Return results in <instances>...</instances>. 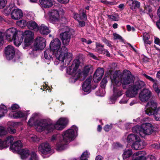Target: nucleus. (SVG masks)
Segmentation results:
<instances>
[{
    "mask_svg": "<svg viewBox=\"0 0 160 160\" xmlns=\"http://www.w3.org/2000/svg\"><path fill=\"white\" fill-rule=\"evenodd\" d=\"M112 84L113 85V95L110 98V103H114L117 98L122 94L119 86L122 84L124 89H127L126 95L130 98L134 97L138 93L139 90L143 88L144 82L138 81L134 83V78L129 71L124 70L122 73L118 75L117 73L113 74L111 76Z\"/></svg>",
    "mask_w": 160,
    "mask_h": 160,
    "instance_id": "f257e3e1",
    "label": "nucleus"
},
{
    "mask_svg": "<svg viewBox=\"0 0 160 160\" xmlns=\"http://www.w3.org/2000/svg\"><path fill=\"white\" fill-rule=\"evenodd\" d=\"M38 116L37 113L33 114L28 122V124L30 126H32L34 124L36 130L40 132L44 130L50 132L52 131L54 128L58 130H62L64 128L68 122L66 118H61L55 124H53L52 121L48 119L38 120L35 122V118Z\"/></svg>",
    "mask_w": 160,
    "mask_h": 160,
    "instance_id": "f03ea898",
    "label": "nucleus"
},
{
    "mask_svg": "<svg viewBox=\"0 0 160 160\" xmlns=\"http://www.w3.org/2000/svg\"><path fill=\"white\" fill-rule=\"evenodd\" d=\"M61 43L57 38L52 40L50 44V49L54 53L56 58L63 63L64 67L68 65L71 60V54L68 53L67 48L61 47Z\"/></svg>",
    "mask_w": 160,
    "mask_h": 160,
    "instance_id": "7ed1b4c3",
    "label": "nucleus"
},
{
    "mask_svg": "<svg viewBox=\"0 0 160 160\" xmlns=\"http://www.w3.org/2000/svg\"><path fill=\"white\" fill-rule=\"evenodd\" d=\"M78 128L75 126H72L70 129L63 132L62 135L63 142L58 143L56 145V149L58 151L63 150L65 148V142H68L73 140L76 135Z\"/></svg>",
    "mask_w": 160,
    "mask_h": 160,
    "instance_id": "20e7f679",
    "label": "nucleus"
},
{
    "mask_svg": "<svg viewBox=\"0 0 160 160\" xmlns=\"http://www.w3.org/2000/svg\"><path fill=\"white\" fill-rule=\"evenodd\" d=\"M5 35L8 40H13L14 44L17 47L20 45L23 41V32L18 31L16 28H12L8 29Z\"/></svg>",
    "mask_w": 160,
    "mask_h": 160,
    "instance_id": "39448f33",
    "label": "nucleus"
},
{
    "mask_svg": "<svg viewBox=\"0 0 160 160\" xmlns=\"http://www.w3.org/2000/svg\"><path fill=\"white\" fill-rule=\"evenodd\" d=\"M133 133H137L143 137L144 135H149L153 131V126L150 123H145L141 126H136L132 128Z\"/></svg>",
    "mask_w": 160,
    "mask_h": 160,
    "instance_id": "423d86ee",
    "label": "nucleus"
},
{
    "mask_svg": "<svg viewBox=\"0 0 160 160\" xmlns=\"http://www.w3.org/2000/svg\"><path fill=\"white\" fill-rule=\"evenodd\" d=\"M46 40L43 37H38L36 39L34 44L32 53L34 54L35 51L43 49L46 46Z\"/></svg>",
    "mask_w": 160,
    "mask_h": 160,
    "instance_id": "0eeeda50",
    "label": "nucleus"
},
{
    "mask_svg": "<svg viewBox=\"0 0 160 160\" xmlns=\"http://www.w3.org/2000/svg\"><path fill=\"white\" fill-rule=\"evenodd\" d=\"M80 62L78 59L75 60L72 65L70 66L67 70V73L70 75H74L73 78L75 81L79 79L77 76L75 75L76 73L77 72V71L79 66Z\"/></svg>",
    "mask_w": 160,
    "mask_h": 160,
    "instance_id": "6e6552de",
    "label": "nucleus"
},
{
    "mask_svg": "<svg viewBox=\"0 0 160 160\" xmlns=\"http://www.w3.org/2000/svg\"><path fill=\"white\" fill-rule=\"evenodd\" d=\"M33 33L29 30L26 31L24 33L23 32V36L25 38L24 46L23 48L27 49V47L29 46L31 44L32 41L33 39Z\"/></svg>",
    "mask_w": 160,
    "mask_h": 160,
    "instance_id": "1a4fd4ad",
    "label": "nucleus"
},
{
    "mask_svg": "<svg viewBox=\"0 0 160 160\" xmlns=\"http://www.w3.org/2000/svg\"><path fill=\"white\" fill-rule=\"evenodd\" d=\"M92 67L91 66H87L85 67L82 72L80 70H78L75 75L79 80L81 81L83 80L88 75V72L92 71Z\"/></svg>",
    "mask_w": 160,
    "mask_h": 160,
    "instance_id": "9d476101",
    "label": "nucleus"
},
{
    "mask_svg": "<svg viewBox=\"0 0 160 160\" xmlns=\"http://www.w3.org/2000/svg\"><path fill=\"white\" fill-rule=\"evenodd\" d=\"M146 108V113L149 116L152 115L153 112L158 108L157 104L153 100L150 101L147 103Z\"/></svg>",
    "mask_w": 160,
    "mask_h": 160,
    "instance_id": "9b49d317",
    "label": "nucleus"
},
{
    "mask_svg": "<svg viewBox=\"0 0 160 160\" xmlns=\"http://www.w3.org/2000/svg\"><path fill=\"white\" fill-rule=\"evenodd\" d=\"M50 21L52 23L55 24L59 22L60 18L58 12L53 10L49 12Z\"/></svg>",
    "mask_w": 160,
    "mask_h": 160,
    "instance_id": "f8f14e48",
    "label": "nucleus"
},
{
    "mask_svg": "<svg viewBox=\"0 0 160 160\" xmlns=\"http://www.w3.org/2000/svg\"><path fill=\"white\" fill-rule=\"evenodd\" d=\"M152 96V92L149 89H143L139 93V98L142 102L148 101Z\"/></svg>",
    "mask_w": 160,
    "mask_h": 160,
    "instance_id": "ddd939ff",
    "label": "nucleus"
},
{
    "mask_svg": "<svg viewBox=\"0 0 160 160\" xmlns=\"http://www.w3.org/2000/svg\"><path fill=\"white\" fill-rule=\"evenodd\" d=\"M38 150L43 154H47L53 153L49 144L47 142L42 143L38 146Z\"/></svg>",
    "mask_w": 160,
    "mask_h": 160,
    "instance_id": "4468645a",
    "label": "nucleus"
},
{
    "mask_svg": "<svg viewBox=\"0 0 160 160\" xmlns=\"http://www.w3.org/2000/svg\"><path fill=\"white\" fill-rule=\"evenodd\" d=\"M71 35L69 30L65 31L60 34V37L63 45L67 46L68 45L71 38Z\"/></svg>",
    "mask_w": 160,
    "mask_h": 160,
    "instance_id": "2eb2a0df",
    "label": "nucleus"
},
{
    "mask_svg": "<svg viewBox=\"0 0 160 160\" xmlns=\"http://www.w3.org/2000/svg\"><path fill=\"white\" fill-rule=\"evenodd\" d=\"M15 52L13 47L8 45L5 48V54L6 58L8 60L13 58L15 56Z\"/></svg>",
    "mask_w": 160,
    "mask_h": 160,
    "instance_id": "dca6fc26",
    "label": "nucleus"
},
{
    "mask_svg": "<svg viewBox=\"0 0 160 160\" xmlns=\"http://www.w3.org/2000/svg\"><path fill=\"white\" fill-rule=\"evenodd\" d=\"M96 47L95 51L99 53L102 54L107 57H110V53L108 51L104 48V45H102L100 43L96 42Z\"/></svg>",
    "mask_w": 160,
    "mask_h": 160,
    "instance_id": "f3484780",
    "label": "nucleus"
},
{
    "mask_svg": "<svg viewBox=\"0 0 160 160\" xmlns=\"http://www.w3.org/2000/svg\"><path fill=\"white\" fill-rule=\"evenodd\" d=\"M104 71L102 68H97L93 75V80L94 82H98L102 78Z\"/></svg>",
    "mask_w": 160,
    "mask_h": 160,
    "instance_id": "a211bd4d",
    "label": "nucleus"
},
{
    "mask_svg": "<svg viewBox=\"0 0 160 160\" xmlns=\"http://www.w3.org/2000/svg\"><path fill=\"white\" fill-rule=\"evenodd\" d=\"M11 16L13 19H19L23 17V13L22 11L19 9H14L12 12Z\"/></svg>",
    "mask_w": 160,
    "mask_h": 160,
    "instance_id": "6ab92c4d",
    "label": "nucleus"
},
{
    "mask_svg": "<svg viewBox=\"0 0 160 160\" xmlns=\"http://www.w3.org/2000/svg\"><path fill=\"white\" fill-rule=\"evenodd\" d=\"M126 3L130 8L134 11H135L137 8H138L140 5V2L136 0H127Z\"/></svg>",
    "mask_w": 160,
    "mask_h": 160,
    "instance_id": "aec40b11",
    "label": "nucleus"
},
{
    "mask_svg": "<svg viewBox=\"0 0 160 160\" xmlns=\"http://www.w3.org/2000/svg\"><path fill=\"white\" fill-rule=\"evenodd\" d=\"M92 77H89L87 78L82 85V89L84 92H89L91 88V82Z\"/></svg>",
    "mask_w": 160,
    "mask_h": 160,
    "instance_id": "412c9836",
    "label": "nucleus"
},
{
    "mask_svg": "<svg viewBox=\"0 0 160 160\" xmlns=\"http://www.w3.org/2000/svg\"><path fill=\"white\" fill-rule=\"evenodd\" d=\"M54 56V52L49 48L46 49L44 52V57L47 62L51 61L52 59V56Z\"/></svg>",
    "mask_w": 160,
    "mask_h": 160,
    "instance_id": "4be33fe9",
    "label": "nucleus"
},
{
    "mask_svg": "<svg viewBox=\"0 0 160 160\" xmlns=\"http://www.w3.org/2000/svg\"><path fill=\"white\" fill-rule=\"evenodd\" d=\"M22 146V144L20 141H18L15 142L10 147V148L13 152L18 151Z\"/></svg>",
    "mask_w": 160,
    "mask_h": 160,
    "instance_id": "5701e85b",
    "label": "nucleus"
},
{
    "mask_svg": "<svg viewBox=\"0 0 160 160\" xmlns=\"http://www.w3.org/2000/svg\"><path fill=\"white\" fill-rule=\"evenodd\" d=\"M37 30H38L41 34L43 35H47L50 32L48 28L43 24L38 27Z\"/></svg>",
    "mask_w": 160,
    "mask_h": 160,
    "instance_id": "b1692460",
    "label": "nucleus"
},
{
    "mask_svg": "<svg viewBox=\"0 0 160 160\" xmlns=\"http://www.w3.org/2000/svg\"><path fill=\"white\" fill-rule=\"evenodd\" d=\"M40 5L42 7L47 8L51 7L53 5L52 0H39Z\"/></svg>",
    "mask_w": 160,
    "mask_h": 160,
    "instance_id": "393cba45",
    "label": "nucleus"
},
{
    "mask_svg": "<svg viewBox=\"0 0 160 160\" xmlns=\"http://www.w3.org/2000/svg\"><path fill=\"white\" fill-rule=\"evenodd\" d=\"M132 148L137 150L141 149L143 148V142L140 140H136L132 144Z\"/></svg>",
    "mask_w": 160,
    "mask_h": 160,
    "instance_id": "a878e982",
    "label": "nucleus"
},
{
    "mask_svg": "<svg viewBox=\"0 0 160 160\" xmlns=\"http://www.w3.org/2000/svg\"><path fill=\"white\" fill-rule=\"evenodd\" d=\"M13 140L14 138L11 135L7 137L6 139L3 141H2L4 148H7L9 145L12 144Z\"/></svg>",
    "mask_w": 160,
    "mask_h": 160,
    "instance_id": "bb28decb",
    "label": "nucleus"
},
{
    "mask_svg": "<svg viewBox=\"0 0 160 160\" xmlns=\"http://www.w3.org/2000/svg\"><path fill=\"white\" fill-rule=\"evenodd\" d=\"M27 25L28 27L30 29L37 30L38 28V25L34 21H29L27 23Z\"/></svg>",
    "mask_w": 160,
    "mask_h": 160,
    "instance_id": "cd10ccee",
    "label": "nucleus"
},
{
    "mask_svg": "<svg viewBox=\"0 0 160 160\" xmlns=\"http://www.w3.org/2000/svg\"><path fill=\"white\" fill-rule=\"evenodd\" d=\"M140 138L138 136L133 134L129 135L127 138V141L128 142H135L136 140H138Z\"/></svg>",
    "mask_w": 160,
    "mask_h": 160,
    "instance_id": "c85d7f7f",
    "label": "nucleus"
},
{
    "mask_svg": "<svg viewBox=\"0 0 160 160\" xmlns=\"http://www.w3.org/2000/svg\"><path fill=\"white\" fill-rule=\"evenodd\" d=\"M19 153L21 155V158L22 159H24L26 158L30 155L29 151L27 149H23L19 151Z\"/></svg>",
    "mask_w": 160,
    "mask_h": 160,
    "instance_id": "c756f323",
    "label": "nucleus"
},
{
    "mask_svg": "<svg viewBox=\"0 0 160 160\" xmlns=\"http://www.w3.org/2000/svg\"><path fill=\"white\" fill-rule=\"evenodd\" d=\"M152 115L156 120L160 121V107L153 112Z\"/></svg>",
    "mask_w": 160,
    "mask_h": 160,
    "instance_id": "7c9ffc66",
    "label": "nucleus"
},
{
    "mask_svg": "<svg viewBox=\"0 0 160 160\" xmlns=\"http://www.w3.org/2000/svg\"><path fill=\"white\" fill-rule=\"evenodd\" d=\"M14 5L13 4H10L9 6H7L3 10L4 13L6 16H8L10 14L12 9L14 7Z\"/></svg>",
    "mask_w": 160,
    "mask_h": 160,
    "instance_id": "2f4dec72",
    "label": "nucleus"
},
{
    "mask_svg": "<svg viewBox=\"0 0 160 160\" xmlns=\"http://www.w3.org/2000/svg\"><path fill=\"white\" fill-rule=\"evenodd\" d=\"M7 111L8 110L6 106L3 104H1L0 105V112L2 114H0V118L4 116L5 114L6 113Z\"/></svg>",
    "mask_w": 160,
    "mask_h": 160,
    "instance_id": "473e14b6",
    "label": "nucleus"
},
{
    "mask_svg": "<svg viewBox=\"0 0 160 160\" xmlns=\"http://www.w3.org/2000/svg\"><path fill=\"white\" fill-rule=\"evenodd\" d=\"M13 117L15 118H22L25 116V113L21 111L13 112Z\"/></svg>",
    "mask_w": 160,
    "mask_h": 160,
    "instance_id": "72a5a7b5",
    "label": "nucleus"
},
{
    "mask_svg": "<svg viewBox=\"0 0 160 160\" xmlns=\"http://www.w3.org/2000/svg\"><path fill=\"white\" fill-rule=\"evenodd\" d=\"M132 154V152L131 149H128L125 151L122 154V157L124 159L129 158Z\"/></svg>",
    "mask_w": 160,
    "mask_h": 160,
    "instance_id": "f704fd0d",
    "label": "nucleus"
},
{
    "mask_svg": "<svg viewBox=\"0 0 160 160\" xmlns=\"http://www.w3.org/2000/svg\"><path fill=\"white\" fill-rule=\"evenodd\" d=\"M28 160H39L38 157L34 152H32L30 154Z\"/></svg>",
    "mask_w": 160,
    "mask_h": 160,
    "instance_id": "c9c22d12",
    "label": "nucleus"
},
{
    "mask_svg": "<svg viewBox=\"0 0 160 160\" xmlns=\"http://www.w3.org/2000/svg\"><path fill=\"white\" fill-rule=\"evenodd\" d=\"M153 85V88L154 91L158 94L160 93V89L158 87V82L156 80V82H154Z\"/></svg>",
    "mask_w": 160,
    "mask_h": 160,
    "instance_id": "e433bc0d",
    "label": "nucleus"
},
{
    "mask_svg": "<svg viewBox=\"0 0 160 160\" xmlns=\"http://www.w3.org/2000/svg\"><path fill=\"white\" fill-rule=\"evenodd\" d=\"M90 153L87 151L83 152L80 158V160H88V158L89 157Z\"/></svg>",
    "mask_w": 160,
    "mask_h": 160,
    "instance_id": "4c0bfd02",
    "label": "nucleus"
},
{
    "mask_svg": "<svg viewBox=\"0 0 160 160\" xmlns=\"http://www.w3.org/2000/svg\"><path fill=\"white\" fill-rule=\"evenodd\" d=\"M7 133V131L5 128L2 126H0V136H3Z\"/></svg>",
    "mask_w": 160,
    "mask_h": 160,
    "instance_id": "58836bf2",
    "label": "nucleus"
},
{
    "mask_svg": "<svg viewBox=\"0 0 160 160\" xmlns=\"http://www.w3.org/2000/svg\"><path fill=\"white\" fill-rule=\"evenodd\" d=\"M28 137L31 139V140L33 142H38L39 138H38L37 136L33 134H30Z\"/></svg>",
    "mask_w": 160,
    "mask_h": 160,
    "instance_id": "ea45409f",
    "label": "nucleus"
},
{
    "mask_svg": "<svg viewBox=\"0 0 160 160\" xmlns=\"http://www.w3.org/2000/svg\"><path fill=\"white\" fill-rule=\"evenodd\" d=\"M17 25L21 27H24L27 23L25 20H22L18 21L17 22Z\"/></svg>",
    "mask_w": 160,
    "mask_h": 160,
    "instance_id": "a19ab883",
    "label": "nucleus"
},
{
    "mask_svg": "<svg viewBox=\"0 0 160 160\" xmlns=\"http://www.w3.org/2000/svg\"><path fill=\"white\" fill-rule=\"evenodd\" d=\"M138 152H136L134 154L133 156H137V157L133 160H145L146 158L145 157L143 156H138Z\"/></svg>",
    "mask_w": 160,
    "mask_h": 160,
    "instance_id": "79ce46f5",
    "label": "nucleus"
},
{
    "mask_svg": "<svg viewBox=\"0 0 160 160\" xmlns=\"http://www.w3.org/2000/svg\"><path fill=\"white\" fill-rule=\"evenodd\" d=\"M108 18L111 19L112 21H118V18L117 15H108Z\"/></svg>",
    "mask_w": 160,
    "mask_h": 160,
    "instance_id": "37998d69",
    "label": "nucleus"
},
{
    "mask_svg": "<svg viewBox=\"0 0 160 160\" xmlns=\"http://www.w3.org/2000/svg\"><path fill=\"white\" fill-rule=\"evenodd\" d=\"M107 82V79L104 78L101 82V86L102 88H104Z\"/></svg>",
    "mask_w": 160,
    "mask_h": 160,
    "instance_id": "c03bdc74",
    "label": "nucleus"
},
{
    "mask_svg": "<svg viewBox=\"0 0 160 160\" xmlns=\"http://www.w3.org/2000/svg\"><path fill=\"white\" fill-rule=\"evenodd\" d=\"M7 2L6 0H0V9L2 8L6 5Z\"/></svg>",
    "mask_w": 160,
    "mask_h": 160,
    "instance_id": "a18cd8bd",
    "label": "nucleus"
},
{
    "mask_svg": "<svg viewBox=\"0 0 160 160\" xmlns=\"http://www.w3.org/2000/svg\"><path fill=\"white\" fill-rule=\"evenodd\" d=\"M143 75L147 79H148L150 81L154 82H156L157 80L154 79L152 78L151 77L145 74H143Z\"/></svg>",
    "mask_w": 160,
    "mask_h": 160,
    "instance_id": "49530a36",
    "label": "nucleus"
},
{
    "mask_svg": "<svg viewBox=\"0 0 160 160\" xmlns=\"http://www.w3.org/2000/svg\"><path fill=\"white\" fill-rule=\"evenodd\" d=\"M112 128V124L110 125H107L104 128V130L106 132L109 131Z\"/></svg>",
    "mask_w": 160,
    "mask_h": 160,
    "instance_id": "de8ad7c7",
    "label": "nucleus"
},
{
    "mask_svg": "<svg viewBox=\"0 0 160 160\" xmlns=\"http://www.w3.org/2000/svg\"><path fill=\"white\" fill-rule=\"evenodd\" d=\"M59 137V135H53L50 138V140L52 142H54L57 139V138Z\"/></svg>",
    "mask_w": 160,
    "mask_h": 160,
    "instance_id": "09e8293b",
    "label": "nucleus"
},
{
    "mask_svg": "<svg viewBox=\"0 0 160 160\" xmlns=\"http://www.w3.org/2000/svg\"><path fill=\"white\" fill-rule=\"evenodd\" d=\"M81 12L82 17V19H86L87 16L86 14V12L84 10H81Z\"/></svg>",
    "mask_w": 160,
    "mask_h": 160,
    "instance_id": "8fccbe9b",
    "label": "nucleus"
},
{
    "mask_svg": "<svg viewBox=\"0 0 160 160\" xmlns=\"http://www.w3.org/2000/svg\"><path fill=\"white\" fill-rule=\"evenodd\" d=\"M127 96L126 95V96L124 98H122L119 102L121 104H124L126 103L128 101L127 99Z\"/></svg>",
    "mask_w": 160,
    "mask_h": 160,
    "instance_id": "3c124183",
    "label": "nucleus"
},
{
    "mask_svg": "<svg viewBox=\"0 0 160 160\" xmlns=\"http://www.w3.org/2000/svg\"><path fill=\"white\" fill-rule=\"evenodd\" d=\"M9 132L11 134L15 133L16 132V130L15 129L12 128L11 127H9L8 128Z\"/></svg>",
    "mask_w": 160,
    "mask_h": 160,
    "instance_id": "603ef678",
    "label": "nucleus"
},
{
    "mask_svg": "<svg viewBox=\"0 0 160 160\" xmlns=\"http://www.w3.org/2000/svg\"><path fill=\"white\" fill-rule=\"evenodd\" d=\"M143 40L149 39L150 37L148 33L145 32L143 34Z\"/></svg>",
    "mask_w": 160,
    "mask_h": 160,
    "instance_id": "864d4df0",
    "label": "nucleus"
},
{
    "mask_svg": "<svg viewBox=\"0 0 160 160\" xmlns=\"http://www.w3.org/2000/svg\"><path fill=\"white\" fill-rule=\"evenodd\" d=\"M19 108V106L17 104H13L12 105L11 108L12 110H16Z\"/></svg>",
    "mask_w": 160,
    "mask_h": 160,
    "instance_id": "5fc2aeb1",
    "label": "nucleus"
},
{
    "mask_svg": "<svg viewBox=\"0 0 160 160\" xmlns=\"http://www.w3.org/2000/svg\"><path fill=\"white\" fill-rule=\"evenodd\" d=\"M73 18L74 19L77 20L78 21L79 18H81L80 16L77 13H74Z\"/></svg>",
    "mask_w": 160,
    "mask_h": 160,
    "instance_id": "6e6d98bb",
    "label": "nucleus"
},
{
    "mask_svg": "<svg viewBox=\"0 0 160 160\" xmlns=\"http://www.w3.org/2000/svg\"><path fill=\"white\" fill-rule=\"evenodd\" d=\"M103 42L108 47H112V45L110 43L109 41L106 39H104L103 40Z\"/></svg>",
    "mask_w": 160,
    "mask_h": 160,
    "instance_id": "4d7b16f0",
    "label": "nucleus"
},
{
    "mask_svg": "<svg viewBox=\"0 0 160 160\" xmlns=\"http://www.w3.org/2000/svg\"><path fill=\"white\" fill-rule=\"evenodd\" d=\"M148 10V13H150L152 11L151 9L149 7L148 8H146V9H144V11H141V13H147L148 12H147V11H146V10Z\"/></svg>",
    "mask_w": 160,
    "mask_h": 160,
    "instance_id": "13d9d810",
    "label": "nucleus"
},
{
    "mask_svg": "<svg viewBox=\"0 0 160 160\" xmlns=\"http://www.w3.org/2000/svg\"><path fill=\"white\" fill-rule=\"evenodd\" d=\"M88 56L89 57L92 58L94 59H96L97 57L93 53H89L88 54Z\"/></svg>",
    "mask_w": 160,
    "mask_h": 160,
    "instance_id": "bf43d9fd",
    "label": "nucleus"
},
{
    "mask_svg": "<svg viewBox=\"0 0 160 160\" xmlns=\"http://www.w3.org/2000/svg\"><path fill=\"white\" fill-rule=\"evenodd\" d=\"M69 0H58V1L62 3H66L68 2Z\"/></svg>",
    "mask_w": 160,
    "mask_h": 160,
    "instance_id": "052dcab7",
    "label": "nucleus"
},
{
    "mask_svg": "<svg viewBox=\"0 0 160 160\" xmlns=\"http://www.w3.org/2000/svg\"><path fill=\"white\" fill-rule=\"evenodd\" d=\"M78 21L79 22V25L81 27H83L85 26V23L84 22V21H81H81H79V20Z\"/></svg>",
    "mask_w": 160,
    "mask_h": 160,
    "instance_id": "680f3d73",
    "label": "nucleus"
},
{
    "mask_svg": "<svg viewBox=\"0 0 160 160\" xmlns=\"http://www.w3.org/2000/svg\"><path fill=\"white\" fill-rule=\"evenodd\" d=\"M113 36L114 37V38L115 39H120L121 38V37L119 35L117 34H114Z\"/></svg>",
    "mask_w": 160,
    "mask_h": 160,
    "instance_id": "e2e57ef3",
    "label": "nucleus"
},
{
    "mask_svg": "<svg viewBox=\"0 0 160 160\" xmlns=\"http://www.w3.org/2000/svg\"><path fill=\"white\" fill-rule=\"evenodd\" d=\"M153 147L158 149H160V144H159L158 145L157 143L154 144L153 145Z\"/></svg>",
    "mask_w": 160,
    "mask_h": 160,
    "instance_id": "0e129e2a",
    "label": "nucleus"
},
{
    "mask_svg": "<svg viewBox=\"0 0 160 160\" xmlns=\"http://www.w3.org/2000/svg\"><path fill=\"white\" fill-rule=\"evenodd\" d=\"M149 39H147V40H143L144 43L145 45L146 44H150L151 42L149 40Z\"/></svg>",
    "mask_w": 160,
    "mask_h": 160,
    "instance_id": "69168bd1",
    "label": "nucleus"
},
{
    "mask_svg": "<svg viewBox=\"0 0 160 160\" xmlns=\"http://www.w3.org/2000/svg\"><path fill=\"white\" fill-rule=\"evenodd\" d=\"M160 42V40L158 38H155L154 42L157 44H158Z\"/></svg>",
    "mask_w": 160,
    "mask_h": 160,
    "instance_id": "338daca9",
    "label": "nucleus"
},
{
    "mask_svg": "<svg viewBox=\"0 0 160 160\" xmlns=\"http://www.w3.org/2000/svg\"><path fill=\"white\" fill-rule=\"evenodd\" d=\"M95 160H102V157L100 155H98L96 157Z\"/></svg>",
    "mask_w": 160,
    "mask_h": 160,
    "instance_id": "774afa93",
    "label": "nucleus"
}]
</instances>
